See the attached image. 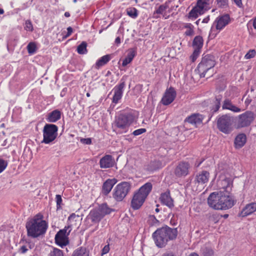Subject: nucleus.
<instances>
[{
    "instance_id": "nucleus-59",
    "label": "nucleus",
    "mask_w": 256,
    "mask_h": 256,
    "mask_svg": "<svg viewBox=\"0 0 256 256\" xmlns=\"http://www.w3.org/2000/svg\"><path fill=\"white\" fill-rule=\"evenodd\" d=\"M253 26L254 27V28L255 29H256V17L255 18L254 20V22H253Z\"/></svg>"
},
{
    "instance_id": "nucleus-55",
    "label": "nucleus",
    "mask_w": 256,
    "mask_h": 256,
    "mask_svg": "<svg viewBox=\"0 0 256 256\" xmlns=\"http://www.w3.org/2000/svg\"><path fill=\"white\" fill-rule=\"evenodd\" d=\"M235 4L238 7L241 8L242 6V0H233Z\"/></svg>"
},
{
    "instance_id": "nucleus-4",
    "label": "nucleus",
    "mask_w": 256,
    "mask_h": 256,
    "mask_svg": "<svg viewBox=\"0 0 256 256\" xmlns=\"http://www.w3.org/2000/svg\"><path fill=\"white\" fill-rule=\"evenodd\" d=\"M111 210L106 204H103L92 210L86 218V222L90 221L93 224H98L106 215L110 213Z\"/></svg>"
},
{
    "instance_id": "nucleus-41",
    "label": "nucleus",
    "mask_w": 256,
    "mask_h": 256,
    "mask_svg": "<svg viewBox=\"0 0 256 256\" xmlns=\"http://www.w3.org/2000/svg\"><path fill=\"white\" fill-rule=\"evenodd\" d=\"M49 256H64L63 252L58 248H54L53 250L50 253Z\"/></svg>"
},
{
    "instance_id": "nucleus-52",
    "label": "nucleus",
    "mask_w": 256,
    "mask_h": 256,
    "mask_svg": "<svg viewBox=\"0 0 256 256\" xmlns=\"http://www.w3.org/2000/svg\"><path fill=\"white\" fill-rule=\"evenodd\" d=\"M132 61V60H130V58L126 57L122 61V66H126L128 64L131 62Z\"/></svg>"
},
{
    "instance_id": "nucleus-28",
    "label": "nucleus",
    "mask_w": 256,
    "mask_h": 256,
    "mask_svg": "<svg viewBox=\"0 0 256 256\" xmlns=\"http://www.w3.org/2000/svg\"><path fill=\"white\" fill-rule=\"evenodd\" d=\"M61 112L58 110H55L48 114L46 120L50 122H54L60 118Z\"/></svg>"
},
{
    "instance_id": "nucleus-37",
    "label": "nucleus",
    "mask_w": 256,
    "mask_h": 256,
    "mask_svg": "<svg viewBox=\"0 0 256 256\" xmlns=\"http://www.w3.org/2000/svg\"><path fill=\"white\" fill-rule=\"evenodd\" d=\"M26 48L28 52V53L30 54H34L37 49L36 44L35 42H30L27 46Z\"/></svg>"
},
{
    "instance_id": "nucleus-23",
    "label": "nucleus",
    "mask_w": 256,
    "mask_h": 256,
    "mask_svg": "<svg viewBox=\"0 0 256 256\" xmlns=\"http://www.w3.org/2000/svg\"><path fill=\"white\" fill-rule=\"evenodd\" d=\"M144 200L145 199L142 198V197L136 192L132 200V207L134 210H138L142 206Z\"/></svg>"
},
{
    "instance_id": "nucleus-64",
    "label": "nucleus",
    "mask_w": 256,
    "mask_h": 256,
    "mask_svg": "<svg viewBox=\"0 0 256 256\" xmlns=\"http://www.w3.org/2000/svg\"><path fill=\"white\" fill-rule=\"evenodd\" d=\"M4 13V10L0 8V14H2Z\"/></svg>"
},
{
    "instance_id": "nucleus-36",
    "label": "nucleus",
    "mask_w": 256,
    "mask_h": 256,
    "mask_svg": "<svg viewBox=\"0 0 256 256\" xmlns=\"http://www.w3.org/2000/svg\"><path fill=\"white\" fill-rule=\"evenodd\" d=\"M126 11L127 14L132 18H136L138 16V10L135 8H128Z\"/></svg>"
},
{
    "instance_id": "nucleus-31",
    "label": "nucleus",
    "mask_w": 256,
    "mask_h": 256,
    "mask_svg": "<svg viewBox=\"0 0 256 256\" xmlns=\"http://www.w3.org/2000/svg\"><path fill=\"white\" fill-rule=\"evenodd\" d=\"M210 174L206 171H202L201 174L197 175L196 180L198 183L204 184L207 182L208 180Z\"/></svg>"
},
{
    "instance_id": "nucleus-22",
    "label": "nucleus",
    "mask_w": 256,
    "mask_h": 256,
    "mask_svg": "<svg viewBox=\"0 0 256 256\" xmlns=\"http://www.w3.org/2000/svg\"><path fill=\"white\" fill-rule=\"evenodd\" d=\"M229 21L230 16L228 14L224 15L218 18L215 22L216 29L218 30H221L228 24Z\"/></svg>"
},
{
    "instance_id": "nucleus-11",
    "label": "nucleus",
    "mask_w": 256,
    "mask_h": 256,
    "mask_svg": "<svg viewBox=\"0 0 256 256\" xmlns=\"http://www.w3.org/2000/svg\"><path fill=\"white\" fill-rule=\"evenodd\" d=\"M72 230L71 224L63 230H60L55 236L56 243L59 246L62 248L68 244V240L67 236Z\"/></svg>"
},
{
    "instance_id": "nucleus-58",
    "label": "nucleus",
    "mask_w": 256,
    "mask_h": 256,
    "mask_svg": "<svg viewBox=\"0 0 256 256\" xmlns=\"http://www.w3.org/2000/svg\"><path fill=\"white\" fill-rule=\"evenodd\" d=\"M115 43L116 44H119L120 43V37H117L115 40Z\"/></svg>"
},
{
    "instance_id": "nucleus-30",
    "label": "nucleus",
    "mask_w": 256,
    "mask_h": 256,
    "mask_svg": "<svg viewBox=\"0 0 256 256\" xmlns=\"http://www.w3.org/2000/svg\"><path fill=\"white\" fill-rule=\"evenodd\" d=\"M200 254L201 256H214V252L211 246L205 244L201 248Z\"/></svg>"
},
{
    "instance_id": "nucleus-13",
    "label": "nucleus",
    "mask_w": 256,
    "mask_h": 256,
    "mask_svg": "<svg viewBox=\"0 0 256 256\" xmlns=\"http://www.w3.org/2000/svg\"><path fill=\"white\" fill-rule=\"evenodd\" d=\"M176 96V92L174 88L170 87L166 90L161 100V102L164 106L168 105L174 100Z\"/></svg>"
},
{
    "instance_id": "nucleus-57",
    "label": "nucleus",
    "mask_w": 256,
    "mask_h": 256,
    "mask_svg": "<svg viewBox=\"0 0 256 256\" xmlns=\"http://www.w3.org/2000/svg\"><path fill=\"white\" fill-rule=\"evenodd\" d=\"M109 251V246H106L103 250H102V254H106L108 253Z\"/></svg>"
},
{
    "instance_id": "nucleus-49",
    "label": "nucleus",
    "mask_w": 256,
    "mask_h": 256,
    "mask_svg": "<svg viewBox=\"0 0 256 256\" xmlns=\"http://www.w3.org/2000/svg\"><path fill=\"white\" fill-rule=\"evenodd\" d=\"M56 202L57 209H58L60 208V204H62V196L60 194H56Z\"/></svg>"
},
{
    "instance_id": "nucleus-35",
    "label": "nucleus",
    "mask_w": 256,
    "mask_h": 256,
    "mask_svg": "<svg viewBox=\"0 0 256 256\" xmlns=\"http://www.w3.org/2000/svg\"><path fill=\"white\" fill-rule=\"evenodd\" d=\"M222 98V96L221 94H218L216 96L214 104L212 108V110L214 112H216L219 110Z\"/></svg>"
},
{
    "instance_id": "nucleus-19",
    "label": "nucleus",
    "mask_w": 256,
    "mask_h": 256,
    "mask_svg": "<svg viewBox=\"0 0 256 256\" xmlns=\"http://www.w3.org/2000/svg\"><path fill=\"white\" fill-rule=\"evenodd\" d=\"M114 160L111 155H106L103 156L100 160V168H107L114 166Z\"/></svg>"
},
{
    "instance_id": "nucleus-16",
    "label": "nucleus",
    "mask_w": 256,
    "mask_h": 256,
    "mask_svg": "<svg viewBox=\"0 0 256 256\" xmlns=\"http://www.w3.org/2000/svg\"><path fill=\"white\" fill-rule=\"evenodd\" d=\"M190 164L186 162H180L176 168L174 174L178 177L185 176L188 174Z\"/></svg>"
},
{
    "instance_id": "nucleus-1",
    "label": "nucleus",
    "mask_w": 256,
    "mask_h": 256,
    "mask_svg": "<svg viewBox=\"0 0 256 256\" xmlns=\"http://www.w3.org/2000/svg\"><path fill=\"white\" fill-rule=\"evenodd\" d=\"M43 215L39 213L26 223L28 236L36 238L46 233L48 224L46 220H43Z\"/></svg>"
},
{
    "instance_id": "nucleus-7",
    "label": "nucleus",
    "mask_w": 256,
    "mask_h": 256,
    "mask_svg": "<svg viewBox=\"0 0 256 256\" xmlns=\"http://www.w3.org/2000/svg\"><path fill=\"white\" fill-rule=\"evenodd\" d=\"M210 0H198L196 4L188 14V17L196 18L210 8Z\"/></svg>"
},
{
    "instance_id": "nucleus-40",
    "label": "nucleus",
    "mask_w": 256,
    "mask_h": 256,
    "mask_svg": "<svg viewBox=\"0 0 256 256\" xmlns=\"http://www.w3.org/2000/svg\"><path fill=\"white\" fill-rule=\"evenodd\" d=\"M72 33H56V38L61 42L70 36Z\"/></svg>"
},
{
    "instance_id": "nucleus-15",
    "label": "nucleus",
    "mask_w": 256,
    "mask_h": 256,
    "mask_svg": "<svg viewBox=\"0 0 256 256\" xmlns=\"http://www.w3.org/2000/svg\"><path fill=\"white\" fill-rule=\"evenodd\" d=\"M218 185L221 190L219 192L232 193V181L230 178H224L220 180Z\"/></svg>"
},
{
    "instance_id": "nucleus-51",
    "label": "nucleus",
    "mask_w": 256,
    "mask_h": 256,
    "mask_svg": "<svg viewBox=\"0 0 256 256\" xmlns=\"http://www.w3.org/2000/svg\"><path fill=\"white\" fill-rule=\"evenodd\" d=\"M80 142L86 144H92V140L90 138H82Z\"/></svg>"
},
{
    "instance_id": "nucleus-63",
    "label": "nucleus",
    "mask_w": 256,
    "mask_h": 256,
    "mask_svg": "<svg viewBox=\"0 0 256 256\" xmlns=\"http://www.w3.org/2000/svg\"><path fill=\"white\" fill-rule=\"evenodd\" d=\"M190 256H199L197 254L194 252L192 254H191Z\"/></svg>"
},
{
    "instance_id": "nucleus-24",
    "label": "nucleus",
    "mask_w": 256,
    "mask_h": 256,
    "mask_svg": "<svg viewBox=\"0 0 256 256\" xmlns=\"http://www.w3.org/2000/svg\"><path fill=\"white\" fill-rule=\"evenodd\" d=\"M152 187V186L150 182H146L140 188L137 193L140 194V195L142 197V198L146 200V198L151 192Z\"/></svg>"
},
{
    "instance_id": "nucleus-42",
    "label": "nucleus",
    "mask_w": 256,
    "mask_h": 256,
    "mask_svg": "<svg viewBox=\"0 0 256 256\" xmlns=\"http://www.w3.org/2000/svg\"><path fill=\"white\" fill-rule=\"evenodd\" d=\"M24 29L26 31L32 32L33 30V26L30 20H26L24 24Z\"/></svg>"
},
{
    "instance_id": "nucleus-61",
    "label": "nucleus",
    "mask_w": 256,
    "mask_h": 256,
    "mask_svg": "<svg viewBox=\"0 0 256 256\" xmlns=\"http://www.w3.org/2000/svg\"><path fill=\"white\" fill-rule=\"evenodd\" d=\"M68 32H72V28L71 27H68L67 28Z\"/></svg>"
},
{
    "instance_id": "nucleus-6",
    "label": "nucleus",
    "mask_w": 256,
    "mask_h": 256,
    "mask_svg": "<svg viewBox=\"0 0 256 256\" xmlns=\"http://www.w3.org/2000/svg\"><path fill=\"white\" fill-rule=\"evenodd\" d=\"M132 185L129 182H123L117 184L112 191V197L117 202L122 201L128 195Z\"/></svg>"
},
{
    "instance_id": "nucleus-44",
    "label": "nucleus",
    "mask_w": 256,
    "mask_h": 256,
    "mask_svg": "<svg viewBox=\"0 0 256 256\" xmlns=\"http://www.w3.org/2000/svg\"><path fill=\"white\" fill-rule=\"evenodd\" d=\"M168 6L166 5H160L158 8L155 11L154 14H162L166 10Z\"/></svg>"
},
{
    "instance_id": "nucleus-12",
    "label": "nucleus",
    "mask_w": 256,
    "mask_h": 256,
    "mask_svg": "<svg viewBox=\"0 0 256 256\" xmlns=\"http://www.w3.org/2000/svg\"><path fill=\"white\" fill-rule=\"evenodd\" d=\"M254 120V114L250 111H246L238 116L237 126L238 128L248 126Z\"/></svg>"
},
{
    "instance_id": "nucleus-50",
    "label": "nucleus",
    "mask_w": 256,
    "mask_h": 256,
    "mask_svg": "<svg viewBox=\"0 0 256 256\" xmlns=\"http://www.w3.org/2000/svg\"><path fill=\"white\" fill-rule=\"evenodd\" d=\"M146 132V130L145 128H140L132 132V134H134L135 136H137L145 132Z\"/></svg>"
},
{
    "instance_id": "nucleus-60",
    "label": "nucleus",
    "mask_w": 256,
    "mask_h": 256,
    "mask_svg": "<svg viewBox=\"0 0 256 256\" xmlns=\"http://www.w3.org/2000/svg\"><path fill=\"white\" fill-rule=\"evenodd\" d=\"M216 33H210L209 36H212L213 38H214L216 36Z\"/></svg>"
},
{
    "instance_id": "nucleus-21",
    "label": "nucleus",
    "mask_w": 256,
    "mask_h": 256,
    "mask_svg": "<svg viewBox=\"0 0 256 256\" xmlns=\"http://www.w3.org/2000/svg\"><path fill=\"white\" fill-rule=\"evenodd\" d=\"M160 198L161 202L168 208H172L174 206L173 200L170 196V192L162 194Z\"/></svg>"
},
{
    "instance_id": "nucleus-46",
    "label": "nucleus",
    "mask_w": 256,
    "mask_h": 256,
    "mask_svg": "<svg viewBox=\"0 0 256 256\" xmlns=\"http://www.w3.org/2000/svg\"><path fill=\"white\" fill-rule=\"evenodd\" d=\"M136 54V50L135 48H130L126 56L127 58H130V60H132L133 58Z\"/></svg>"
},
{
    "instance_id": "nucleus-39",
    "label": "nucleus",
    "mask_w": 256,
    "mask_h": 256,
    "mask_svg": "<svg viewBox=\"0 0 256 256\" xmlns=\"http://www.w3.org/2000/svg\"><path fill=\"white\" fill-rule=\"evenodd\" d=\"M228 0H216L215 4L219 8H224L228 6Z\"/></svg>"
},
{
    "instance_id": "nucleus-3",
    "label": "nucleus",
    "mask_w": 256,
    "mask_h": 256,
    "mask_svg": "<svg viewBox=\"0 0 256 256\" xmlns=\"http://www.w3.org/2000/svg\"><path fill=\"white\" fill-rule=\"evenodd\" d=\"M134 121V116L131 113L120 114L116 116L113 124L114 130L118 133L126 132Z\"/></svg>"
},
{
    "instance_id": "nucleus-34",
    "label": "nucleus",
    "mask_w": 256,
    "mask_h": 256,
    "mask_svg": "<svg viewBox=\"0 0 256 256\" xmlns=\"http://www.w3.org/2000/svg\"><path fill=\"white\" fill-rule=\"evenodd\" d=\"M72 256H89V252L86 248L80 247L76 249Z\"/></svg>"
},
{
    "instance_id": "nucleus-43",
    "label": "nucleus",
    "mask_w": 256,
    "mask_h": 256,
    "mask_svg": "<svg viewBox=\"0 0 256 256\" xmlns=\"http://www.w3.org/2000/svg\"><path fill=\"white\" fill-rule=\"evenodd\" d=\"M200 50L194 48L193 54L190 56V58L191 59L192 62H194L196 60L200 54Z\"/></svg>"
},
{
    "instance_id": "nucleus-29",
    "label": "nucleus",
    "mask_w": 256,
    "mask_h": 256,
    "mask_svg": "<svg viewBox=\"0 0 256 256\" xmlns=\"http://www.w3.org/2000/svg\"><path fill=\"white\" fill-rule=\"evenodd\" d=\"M246 141V135L244 134H238L234 140V145L236 148H240L242 147Z\"/></svg>"
},
{
    "instance_id": "nucleus-38",
    "label": "nucleus",
    "mask_w": 256,
    "mask_h": 256,
    "mask_svg": "<svg viewBox=\"0 0 256 256\" xmlns=\"http://www.w3.org/2000/svg\"><path fill=\"white\" fill-rule=\"evenodd\" d=\"M87 44L86 42H82L77 48V52L80 54H84L87 53Z\"/></svg>"
},
{
    "instance_id": "nucleus-62",
    "label": "nucleus",
    "mask_w": 256,
    "mask_h": 256,
    "mask_svg": "<svg viewBox=\"0 0 256 256\" xmlns=\"http://www.w3.org/2000/svg\"><path fill=\"white\" fill-rule=\"evenodd\" d=\"M64 16L66 17H69L70 16V13L68 12H66L64 13Z\"/></svg>"
},
{
    "instance_id": "nucleus-54",
    "label": "nucleus",
    "mask_w": 256,
    "mask_h": 256,
    "mask_svg": "<svg viewBox=\"0 0 256 256\" xmlns=\"http://www.w3.org/2000/svg\"><path fill=\"white\" fill-rule=\"evenodd\" d=\"M28 249L26 248V246H22L20 247V251L22 254H24L28 251Z\"/></svg>"
},
{
    "instance_id": "nucleus-9",
    "label": "nucleus",
    "mask_w": 256,
    "mask_h": 256,
    "mask_svg": "<svg viewBox=\"0 0 256 256\" xmlns=\"http://www.w3.org/2000/svg\"><path fill=\"white\" fill-rule=\"evenodd\" d=\"M220 210H226L232 208L236 202L232 193L219 192Z\"/></svg>"
},
{
    "instance_id": "nucleus-47",
    "label": "nucleus",
    "mask_w": 256,
    "mask_h": 256,
    "mask_svg": "<svg viewBox=\"0 0 256 256\" xmlns=\"http://www.w3.org/2000/svg\"><path fill=\"white\" fill-rule=\"evenodd\" d=\"M256 54V51L254 50H250L245 55L244 58L246 59H250L254 56Z\"/></svg>"
},
{
    "instance_id": "nucleus-48",
    "label": "nucleus",
    "mask_w": 256,
    "mask_h": 256,
    "mask_svg": "<svg viewBox=\"0 0 256 256\" xmlns=\"http://www.w3.org/2000/svg\"><path fill=\"white\" fill-rule=\"evenodd\" d=\"M193 26L190 24H186L184 28L186 30L184 32H193Z\"/></svg>"
},
{
    "instance_id": "nucleus-27",
    "label": "nucleus",
    "mask_w": 256,
    "mask_h": 256,
    "mask_svg": "<svg viewBox=\"0 0 256 256\" xmlns=\"http://www.w3.org/2000/svg\"><path fill=\"white\" fill-rule=\"evenodd\" d=\"M222 108L223 110H228L234 112H240V109L234 105L231 100L228 98L224 100Z\"/></svg>"
},
{
    "instance_id": "nucleus-14",
    "label": "nucleus",
    "mask_w": 256,
    "mask_h": 256,
    "mask_svg": "<svg viewBox=\"0 0 256 256\" xmlns=\"http://www.w3.org/2000/svg\"><path fill=\"white\" fill-rule=\"evenodd\" d=\"M126 86L125 82L122 79L120 80V83L116 86L112 90L114 94L112 102L113 103L117 104L122 98L123 94L124 88Z\"/></svg>"
},
{
    "instance_id": "nucleus-25",
    "label": "nucleus",
    "mask_w": 256,
    "mask_h": 256,
    "mask_svg": "<svg viewBox=\"0 0 256 256\" xmlns=\"http://www.w3.org/2000/svg\"><path fill=\"white\" fill-rule=\"evenodd\" d=\"M255 211H256V203L252 202L246 204L241 211L239 215L240 216L244 217L252 214Z\"/></svg>"
},
{
    "instance_id": "nucleus-45",
    "label": "nucleus",
    "mask_w": 256,
    "mask_h": 256,
    "mask_svg": "<svg viewBox=\"0 0 256 256\" xmlns=\"http://www.w3.org/2000/svg\"><path fill=\"white\" fill-rule=\"evenodd\" d=\"M8 166V162L0 158V173L3 172Z\"/></svg>"
},
{
    "instance_id": "nucleus-32",
    "label": "nucleus",
    "mask_w": 256,
    "mask_h": 256,
    "mask_svg": "<svg viewBox=\"0 0 256 256\" xmlns=\"http://www.w3.org/2000/svg\"><path fill=\"white\" fill-rule=\"evenodd\" d=\"M110 60V56L109 54L105 55L98 60L96 64L95 68L98 69L100 67L106 64Z\"/></svg>"
},
{
    "instance_id": "nucleus-26",
    "label": "nucleus",
    "mask_w": 256,
    "mask_h": 256,
    "mask_svg": "<svg viewBox=\"0 0 256 256\" xmlns=\"http://www.w3.org/2000/svg\"><path fill=\"white\" fill-rule=\"evenodd\" d=\"M162 167V163L160 160H155L145 166V169L148 172H153Z\"/></svg>"
},
{
    "instance_id": "nucleus-2",
    "label": "nucleus",
    "mask_w": 256,
    "mask_h": 256,
    "mask_svg": "<svg viewBox=\"0 0 256 256\" xmlns=\"http://www.w3.org/2000/svg\"><path fill=\"white\" fill-rule=\"evenodd\" d=\"M176 228H171L167 226L157 229L153 234L152 238L156 245L160 248L166 246L168 242L176 238Z\"/></svg>"
},
{
    "instance_id": "nucleus-8",
    "label": "nucleus",
    "mask_w": 256,
    "mask_h": 256,
    "mask_svg": "<svg viewBox=\"0 0 256 256\" xmlns=\"http://www.w3.org/2000/svg\"><path fill=\"white\" fill-rule=\"evenodd\" d=\"M58 127L54 124H46L43 129L42 142L49 144L54 141L58 136Z\"/></svg>"
},
{
    "instance_id": "nucleus-17",
    "label": "nucleus",
    "mask_w": 256,
    "mask_h": 256,
    "mask_svg": "<svg viewBox=\"0 0 256 256\" xmlns=\"http://www.w3.org/2000/svg\"><path fill=\"white\" fill-rule=\"evenodd\" d=\"M220 195L219 192H215L210 194L208 198V206L214 210H220ZM220 207V206H219Z\"/></svg>"
},
{
    "instance_id": "nucleus-18",
    "label": "nucleus",
    "mask_w": 256,
    "mask_h": 256,
    "mask_svg": "<svg viewBox=\"0 0 256 256\" xmlns=\"http://www.w3.org/2000/svg\"><path fill=\"white\" fill-rule=\"evenodd\" d=\"M117 182V180L114 178L106 180L102 184V194L103 195L107 196Z\"/></svg>"
},
{
    "instance_id": "nucleus-5",
    "label": "nucleus",
    "mask_w": 256,
    "mask_h": 256,
    "mask_svg": "<svg viewBox=\"0 0 256 256\" xmlns=\"http://www.w3.org/2000/svg\"><path fill=\"white\" fill-rule=\"evenodd\" d=\"M216 58L212 54H206L202 56L201 62L198 64L196 70L200 78H204L206 72L216 65Z\"/></svg>"
},
{
    "instance_id": "nucleus-56",
    "label": "nucleus",
    "mask_w": 256,
    "mask_h": 256,
    "mask_svg": "<svg viewBox=\"0 0 256 256\" xmlns=\"http://www.w3.org/2000/svg\"><path fill=\"white\" fill-rule=\"evenodd\" d=\"M161 256H176L174 252H169L164 253Z\"/></svg>"
},
{
    "instance_id": "nucleus-53",
    "label": "nucleus",
    "mask_w": 256,
    "mask_h": 256,
    "mask_svg": "<svg viewBox=\"0 0 256 256\" xmlns=\"http://www.w3.org/2000/svg\"><path fill=\"white\" fill-rule=\"evenodd\" d=\"M76 217L78 218V216H76L74 214H70L68 218V222H69V223H71Z\"/></svg>"
},
{
    "instance_id": "nucleus-33",
    "label": "nucleus",
    "mask_w": 256,
    "mask_h": 256,
    "mask_svg": "<svg viewBox=\"0 0 256 256\" xmlns=\"http://www.w3.org/2000/svg\"><path fill=\"white\" fill-rule=\"evenodd\" d=\"M204 40L201 36H196L194 38L192 46L194 48L200 50L203 46Z\"/></svg>"
},
{
    "instance_id": "nucleus-10",
    "label": "nucleus",
    "mask_w": 256,
    "mask_h": 256,
    "mask_svg": "<svg viewBox=\"0 0 256 256\" xmlns=\"http://www.w3.org/2000/svg\"><path fill=\"white\" fill-rule=\"evenodd\" d=\"M232 121L230 116L227 114L223 115L217 121L218 129L222 132L228 134L232 131L231 126Z\"/></svg>"
},
{
    "instance_id": "nucleus-20",
    "label": "nucleus",
    "mask_w": 256,
    "mask_h": 256,
    "mask_svg": "<svg viewBox=\"0 0 256 256\" xmlns=\"http://www.w3.org/2000/svg\"><path fill=\"white\" fill-rule=\"evenodd\" d=\"M203 116L199 114H193L188 116L184 120V122H188L195 126L202 123Z\"/></svg>"
}]
</instances>
